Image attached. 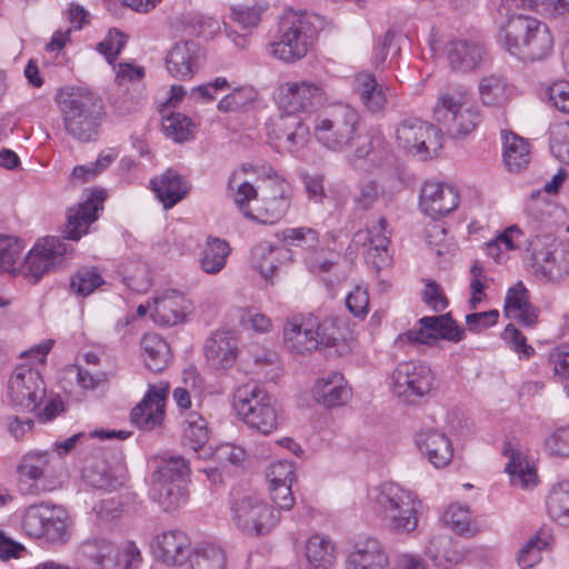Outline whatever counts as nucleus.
I'll return each mask as SVG.
<instances>
[{
    "mask_svg": "<svg viewBox=\"0 0 569 569\" xmlns=\"http://www.w3.org/2000/svg\"><path fill=\"white\" fill-rule=\"evenodd\" d=\"M228 190L244 217L262 224L277 223L290 207L289 183L277 174L260 179L251 164H241L231 172Z\"/></svg>",
    "mask_w": 569,
    "mask_h": 569,
    "instance_id": "1",
    "label": "nucleus"
},
{
    "mask_svg": "<svg viewBox=\"0 0 569 569\" xmlns=\"http://www.w3.org/2000/svg\"><path fill=\"white\" fill-rule=\"evenodd\" d=\"M280 110L287 114L280 116L273 124V138L279 144L295 152L306 146L310 131L299 113H311L328 100L326 88L321 82L299 80L281 83L274 93Z\"/></svg>",
    "mask_w": 569,
    "mask_h": 569,
    "instance_id": "2",
    "label": "nucleus"
},
{
    "mask_svg": "<svg viewBox=\"0 0 569 569\" xmlns=\"http://www.w3.org/2000/svg\"><path fill=\"white\" fill-rule=\"evenodd\" d=\"M54 100L68 134L80 141H90L98 136L104 106L97 93L68 86L57 91Z\"/></svg>",
    "mask_w": 569,
    "mask_h": 569,
    "instance_id": "3",
    "label": "nucleus"
},
{
    "mask_svg": "<svg viewBox=\"0 0 569 569\" xmlns=\"http://www.w3.org/2000/svg\"><path fill=\"white\" fill-rule=\"evenodd\" d=\"M369 499L390 531L410 535L418 528L422 501L412 490L397 482H382L371 489Z\"/></svg>",
    "mask_w": 569,
    "mask_h": 569,
    "instance_id": "4",
    "label": "nucleus"
},
{
    "mask_svg": "<svg viewBox=\"0 0 569 569\" xmlns=\"http://www.w3.org/2000/svg\"><path fill=\"white\" fill-rule=\"evenodd\" d=\"M283 343L295 355L310 353L323 347L333 348L342 356L351 349L333 319L318 321L313 317L288 321L283 328Z\"/></svg>",
    "mask_w": 569,
    "mask_h": 569,
    "instance_id": "5",
    "label": "nucleus"
},
{
    "mask_svg": "<svg viewBox=\"0 0 569 569\" xmlns=\"http://www.w3.org/2000/svg\"><path fill=\"white\" fill-rule=\"evenodd\" d=\"M318 17L307 12H288L280 22L279 36L266 47L268 56L292 64L309 52L317 32Z\"/></svg>",
    "mask_w": 569,
    "mask_h": 569,
    "instance_id": "6",
    "label": "nucleus"
},
{
    "mask_svg": "<svg viewBox=\"0 0 569 569\" xmlns=\"http://www.w3.org/2000/svg\"><path fill=\"white\" fill-rule=\"evenodd\" d=\"M233 409L250 429L268 436L282 421L276 399L260 385L246 382L233 392Z\"/></svg>",
    "mask_w": 569,
    "mask_h": 569,
    "instance_id": "7",
    "label": "nucleus"
},
{
    "mask_svg": "<svg viewBox=\"0 0 569 569\" xmlns=\"http://www.w3.org/2000/svg\"><path fill=\"white\" fill-rule=\"evenodd\" d=\"M432 117L457 139L472 133L482 121L478 108L468 103L467 89L461 84H450L440 92L432 109Z\"/></svg>",
    "mask_w": 569,
    "mask_h": 569,
    "instance_id": "8",
    "label": "nucleus"
},
{
    "mask_svg": "<svg viewBox=\"0 0 569 569\" xmlns=\"http://www.w3.org/2000/svg\"><path fill=\"white\" fill-rule=\"evenodd\" d=\"M359 126L360 117L353 108L337 104L316 118L313 133L325 148L340 152L361 140Z\"/></svg>",
    "mask_w": 569,
    "mask_h": 569,
    "instance_id": "9",
    "label": "nucleus"
},
{
    "mask_svg": "<svg viewBox=\"0 0 569 569\" xmlns=\"http://www.w3.org/2000/svg\"><path fill=\"white\" fill-rule=\"evenodd\" d=\"M189 467L182 457L162 460L151 476L152 497L168 512L184 506L189 499Z\"/></svg>",
    "mask_w": 569,
    "mask_h": 569,
    "instance_id": "10",
    "label": "nucleus"
},
{
    "mask_svg": "<svg viewBox=\"0 0 569 569\" xmlns=\"http://www.w3.org/2000/svg\"><path fill=\"white\" fill-rule=\"evenodd\" d=\"M21 527L31 538L43 539L52 545H66L71 538L72 521L61 506L41 502L26 508Z\"/></svg>",
    "mask_w": 569,
    "mask_h": 569,
    "instance_id": "11",
    "label": "nucleus"
},
{
    "mask_svg": "<svg viewBox=\"0 0 569 569\" xmlns=\"http://www.w3.org/2000/svg\"><path fill=\"white\" fill-rule=\"evenodd\" d=\"M392 393L405 401L431 396L436 390V378L425 362L403 361L390 375Z\"/></svg>",
    "mask_w": 569,
    "mask_h": 569,
    "instance_id": "12",
    "label": "nucleus"
},
{
    "mask_svg": "<svg viewBox=\"0 0 569 569\" xmlns=\"http://www.w3.org/2000/svg\"><path fill=\"white\" fill-rule=\"evenodd\" d=\"M531 272L543 281H558L569 274V244L532 240L529 243Z\"/></svg>",
    "mask_w": 569,
    "mask_h": 569,
    "instance_id": "13",
    "label": "nucleus"
},
{
    "mask_svg": "<svg viewBox=\"0 0 569 569\" xmlns=\"http://www.w3.org/2000/svg\"><path fill=\"white\" fill-rule=\"evenodd\" d=\"M232 520L246 535L263 536L279 522L280 516L274 508L254 496H246L231 506Z\"/></svg>",
    "mask_w": 569,
    "mask_h": 569,
    "instance_id": "14",
    "label": "nucleus"
},
{
    "mask_svg": "<svg viewBox=\"0 0 569 569\" xmlns=\"http://www.w3.org/2000/svg\"><path fill=\"white\" fill-rule=\"evenodd\" d=\"M396 139L406 152L426 160L442 148L441 131L433 124L410 118L396 129Z\"/></svg>",
    "mask_w": 569,
    "mask_h": 569,
    "instance_id": "15",
    "label": "nucleus"
},
{
    "mask_svg": "<svg viewBox=\"0 0 569 569\" xmlns=\"http://www.w3.org/2000/svg\"><path fill=\"white\" fill-rule=\"evenodd\" d=\"M72 252V248L63 239L46 237L38 241L28 252L22 264V272L34 282L44 273L60 266Z\"/></svg>",
    "mask_w": 569,
    "mask_h": 569,
    "instance_id": "16",
    "label": "nucleus"
},
{
    "mask_svg": "<svg viewBox=\"0 0 569 569\" xmlns=\"http://www.w3.org/2000/svg\"><path fill=\"white\" fill-rule=\"evenodd\" d=\"M8 397L13 406L34 411L46 397L39 371L26 365L17 367L8 382Z\"/></svg>",
    "mask_w": 569,
    "mask_h": 569,
    "instance_id": "17",
    "label": "nucleus"
},
{
    "mask_svg": "<svg viewBox=\"0 0 569 569\" xmlns=\"http://www.w3.org/2000/svg\"><path fill=\"white\" fill-rule=\"evenodd\" d=\"M390 234L388 221L383 217L373 220L365 230H359L353 236V242L366 247L365 259L375 270L380 271L392 262L389 252Z\"/></svg>",
    "mask_w": 569,
    "mask_h": 569,
    "instance_id": "18",
    "label": "nucleus"
},
{
    "mask_svg": "<svg viewBox=\"0 0 569 569\" xmlns=\"http://www.w3.org/2000/svg\"><path fill=\"white\" fill-rule=\"evenodd\" d=\"M150 550L154 559L167 567H181L191 557V539L180 529L158 532L150 541Z\"/></svg>",
    "mask_w": 569,
    "mask_h": 569,
    "instance_id": "19",
    "label": "nucleus"
},
{
    "mask_svg": "<svg viewBox=\"0 0 569 569\" xmlns=\"http://www.w3.org/2000/svg\"><path fill=\"white\" fill-rule=\"evenodd\" d=\"M419 329L409 330L398 337V342H417L430 345L441 338L451 342H459L465 338V331L449 316L423 317L419 320Z\"/></svg>",
    "mask_w": 569,
    "mask_h": 569,
    "instance_id": "20",
    "label": "nucleus"
},
{
    "mask_svg": "<svg viewBox=\"0 0 569 569\" xmlns=\"http://www.w3.org/2000/svg\"><path fill=\"white\" fill-rule=\"evenodd\" d=\"M193 311V302L177 289H164L152 299L151 318L162 326H176L183 322Z\"/></svg>",
    "mask_w": 569,
    "mask_h": 569,
    "instance_id": "21",
    "label": "nucleus"
},
{
    "mask_svg": "<svg viewBox=\"0 0 569 569\" xmlns=\"http://www.w3.org/2000/svg\"><path fill=\"white\" fill-rule=\"evenodd\" d=\"M168 386H152L143 399L131 410L132 425L144 431L160 427L164 417Z\"/></svg>",
    "mask_w": 569,
    "mask_h": 569,
    "instance_id": "22",
    "label": "nucleus"
},
{
    "mask_svg": "<svg viewBox=\"0 0 569 569\" xmlns=\"http://www.w3.org/2000/svg\"><path fill=\"white\" fill-rule=\"evenodd\" d=\"M106 192L101 189L91 190L89 197L72 207L67 213V223L63 230L66 237L77 241L87 233L89 226L98 219V211L102 209Z\"/></svg>",
    "mask_w": 569,
    "mask_h": 569,
    "instance_id": "23",
    "label": "nucleus"
},
{
    "mask_svg": "<svg viewBox=\"0 0 569 569\" xmlns=\"http://www.w3.org/2000/svg\"><path fill=\"white\" fill-rule=\"evenodd\" d=\"M459 204L456 187L438 181H427L420 191V206L433 219L451 213Z\"/></svg>",
    "mask_w": 569,
    "mask_h": 569,
    "instance_id": "24",
    "label": "nucleus"
},
{
    "mask_svg": "<svg viewBox=\"0 0 569 569\" xmlns=\"http://www.w3.org/2000/svg\"><path fill=\"white\" fill-rule=\"evenodd\" d=\"M415 443L422 457L437 469L446 468L452 461V442L445 432L438 429L419 430L415 435Z\"/></svg>",
    "mask_w": 569,
    "mask_h": 569,
    "instance_id": "25",
    "label": "nucleus"
},
{
    "mask_svg": "<svg viewBox=\"0 0 569 569\" xmlns=\"http://www.w3.org/2000/svg\"><path fill=\"white\" fill-rule=\"evenodd\" d=\"M312 396L317 403L332 409L347 405L352 397V390L341 372L329 371L315 381Z\"/></svg>",
    "mask_w": 569,
    "mask_h": 569,
    "instance_id": "26",
    "label": "nucleus"
},
{
    "mask_svg": "<svg viewBox=\"0 0 569 569\" xmlns=\"http://www.w3.org/2000/svg\"><path fill=\"white\" fill-rule=\"evenodd\" d=\"M239 355L237 336L230 330H217L206 341L204 356L216 370H229Z\"/></svg>",
    "mask_w": 569,
    "mask_h": 569,
    "instance_id": "27",
    "label": "nucleus"
},
{
    "mask_svg": "<svg viewBox=\"0 0 569 569\" xmlns=\"http://www.w3.org/2000/svg\"><path fill=\"white\" fill-rule=\"evenodd\" d=\"M389 556L383 543L365 538L355 543L346 559V569H388Z\"/></svg>",
    "mask_w": 569,
    "mask_h": 569,
    "instance_id": "28",
    "label": "nucleus"
},
{
    "mask_svg": "<svg viewBox=\"0 0 569 569\" xmlns=\"http://www.w3.org/2000/svg\"><path fill=\"white\" fill-rule=\"evenodd\" d=\"M201 59L202 51L198 43L194 41L178 42L167 54V70L177 79L188 80L199 69Z\"/></svg>",
    "mask_w": 569,
    "mask_h": 569,
    "instance_id": "29",
    "label": "nucleus"
},
{
    "mask_svg": "<svg viewBox=\"0 0 569 569\" xmlns=\"http://www.w3.org/2000/svg\"><path fill=\"white\" fill-rule=\"evenodd\" d=\"M538 21L537 18L525 14L508 18L499 32V40L511 56L518 57Z\"/></svg>",
    "mask_w": 569,
    "mask_h": 569,
    "instance_id": "30",
    "label": "nucleus"
},
{
    "mask_svg": "<svg viewBox=\"0 0 569 569\" xmlns=\"http://www.w3.org/2000/svg\"><path fill=\"white\" fill-rule=\"evenodd\" d=\"M505 313L525 327H533L537 323L538 310L529 302V292L522 282L516 283L508 290Z\"/></svg>",
    "mask_w": 569,
    "mask_h": 569,
    "instance_id": "31",
    "label": "nucleus"
},
{
    "mask_svg": "<svg viewBox=\"0 0 569 569\" xmlns=\"http://www.w3.org/2000/svg\"><path fill=\"white\" fill-rule=\"evenodd\" d=\"M81 553L91 562L93 569H113L119 563L117 546L104 538H92L83 541Z\"/></svg>",
    "mask_w": 569,
    "mask_h": 569,
    "instance_id": "32",
    "label": "nucleus"
},
{
    "mask_svg": "<svg viewBox=\"0 0 569 569\" xmlns=\"http://www.w3.org/2000/svg\"><path fill=\"white\" fill-rule=\"evenodd\" d=\"M152 189L157 198L166 209L172 208L188 193L186 180L174 170H167L161 177L151 180Z\"/></svg>",
    "mask_w": 569,
    "mask_h": 569,
    "instance_id": "33",
    "label": "nucleus"
},
{
    "mask_svg": "<svg viewBox=\"0 0 569 569\" xmlns=\"http://www.w3.org/2000/svg\"><path fill=\"white\" fill-rule=\"evenodd\" d=\"M528 218L540 226L556 224L565 216L563 208L548 198L541 190L533 191L525 207Z\"/></svg>",
    "mask_w": 569,
    "mask_h": 569,
    "instance_id": "34",
    "label": "nucleus"
},
{
    "mask_svg": "<svg viewBox=\"0 0 569 569\" xmlns=\"http://www.w3.org/2000/svg\"><path fill=\"white\" fill-rule=\"evenodd\" d=\"M305 556L310 569H330L337 559L336 546L328 537L316 533L307 540Z\"/></svg>",
    "mask_w": 569,
    "mask_h": 569,
    "instance_id": "35",
    "label": "nucleus"
},
{
    "mask_svg": "<svg viewBox=\"0 0 569 569\" xmlns=\"http://www.w3.org/2000/svg\"><path fill=\"white\" fill-rule=\"evenodd\" d=\"M535 26L536 28L529 36L530 38L523 44L517 57L520 60L539 61L547 58L552 52L553 38L548 26L540 20Z\"/></svg>",
    "mask_w": 569,
    "mask_h": 569,
    "instance_id": "36",
    "label": "nucleus"
},
{
    "mask_svg": "<svg viewBox=\"0 0 569 569\" xmlns=\"http://www.w3.org/2000/svg\"><path fill=\"white\" fill-rule=\"evenodd\" d=\"M427 555L443 569H450L465 559L462 549L447 536L432 537L427 545Z\"/></svg>",
    "mask_w": 569,
    "mask_h": 569,
    "instance_id": "37",
    "label": "nucleus"
},
{
    "mask_svg": "<svg viewBox=\"0 0 569 569\" xmlns=\"http://www.w3.org/2000/svg\"><path fill=\"white\" fill-rule=\"evenodd\" d=\"M482 47L469 40L451 41L447 49L450 66L459 71H468L476 68L481 60Z\"/></svg>",
    "mask_w": 569,
    "mask_h": 569,
    "instance_id": "38",
    "label": "nucleus"
},
{
    "mask_svg": "<svg viewBox=\"0 0 569 569\" xmlns=\"http://www.w3.org/2000/svg\"><path fill=\"white\" fill-rule=\"evenodd\" d=\"M503 159L509 171H519L526 168L531 159L529 142L522 137L502 131Z\"/></svg>",
    "mask_w": 569,
    "mask_h": 569,
    "instance_id": "39",
    "label": "nucleus"
},
{
    "mask_svg": "<svg viewBox=\"0 0 569 569\" xmlns=\"http://www.w3.org/2000/svg\"><path fill=\"white\" fill-rule=\"evenodd\" d=\"M286 257V249L271 246L268 242H262L254 246L251 250V266L266 280H269L274 274L281 260Z\"/></svg>",
    "mask_w": 569,
    "mask_h": 569,
    "instance_id": "40",
    "label": "nucleus"
},
{
    "mask_svg": "<svg viewBox=\"0 0 569 569\" xmlns=\"http://www.w3.org/2000/svg\"><path fill=\"white\" fill-rule=\"evenodd\" d=\"M356 90L362 104L372 112L380 111L387 103V91L369 72H360L356 76Z\"/></svg>",
    "mask_w": 569,
    "mask_h": 569,
    "instance_id": "41",
    "label": "nucleus"
},
{
    "mask_svg": "<svg viewBox=\"0 0 569 569\" xmlns=\"http://www.w3.org/2000/svg\"><path fill=\"white\" fill-rule=\"evenodd\" d=\"M182 438L187 447L194 452H199V457H208L210 448H206V445L209 440V429L202 416L197 412H190L187 416Z\"/></svg>",
    "mask_w": 569,
    "mask_h": 569,
    "instance_id": "42",
    "label": "nucleus"
},
{
    "mask_svg": "<svg viewBox=\"0 0 569 569\" xmlns=\"http://www.w3.org/2000/svg\"><path fill=\"white\" fill-rule=\"evenodd\" d=\"M146 366L153 372L164 369L170 360V348L158 333H146L140 342Z\"/></svg>",
    "mask_w": 569,
    "mask_h": 569,
    "instance_id": "43",
    "label": "nucleus"
},
{
    "mask_svg": "<svg viewBox=\"0 0 569 569\" xmlns=\"http://www.w3.org/2000/svg\"><path fill=\"white\" fill-rule=\"evenodd\" d=\"M230 251V246L226 240L208 238L200 258L201 270L208 274L219 273L224 268Z\"/></svg>",
    "mask_w": 569,
    "mask_h": 569,
    "instance_id": "44",
    "label": "nucleus"
},
{
    "mask_svg": "<svg viewBox=\"0 0 569 569\" xmlns=\"http://www.w3.org/2000/svg\"><path fill=\"white\" fill-rule=\"evenodd\" d=\"M511 93L512 88L499 77H485L479 82V96L485 106L501 108L509 102Z\"/></svg>",
    "mask_w": 569,
    "mask_h": 569,
    "instance_id": "45",
    "label": "nucleus"
},
{
    "mask_svg": "<svg viewBox=\"0 0 569 569\" xmlns=\"http://www.w3.org/2000/svg\"><path fill=\"white\" fill-rule=\"evenodd\" d=\"M505 453L509 457L506 471L510 476L511 483L521 488H529L535 485L537 480L536 470L523 459L522 453L512 448H506Z\"/></svg>",
    "mask_w": 569,
    "mask_h": 569,
    "instance_id": "46",
    "label": "nucleus"
},
{
    "mask_svg": "<svg viewBox=\"0 0 569 569\" xmlns=\"http://www.w3.org/2000/svg\"><path fill=\"white\" fill-rule=\"evenodd\" d=\"M269 9L268 0H246L231 9V19L244 30L257 28Z\"/></svg>",
    "mask_w": 569,
    "mask_h": 569,
    "instance_id": "47",
    "label": "nucleus"
},
{
    "mask_svg": "<svg viewBox=\"0 0 569 569\" xmlns=\"http://www.w3.org/2000/svg\"><path fill=\"white\" fill-rule=\"evenodd\" d=\"M82 476L90 487L99 490L112 491L123 485L122 476L114 475L103 461L87 466Z\"/></svg>",
    "mask_w": 569,
    "mask_h": 569,
    "instance_id": "48",
    "label": "nucleus"
},
{
    "mask_svg": "<svg viewBox=\"0 0 569 569\" xmlns=\"http://www.w3.org/2000/svg\"><path fill=\"white\" fill-rule=\"evenodd\" d=\"M547 510L559 525L569 527V481L555 485L547 498Z\"/></svg>",
    "mask_w": 569,
    "mask_h": 569,
    "instance_id": "49",
    "label": "nucleus"
},
{
    "mask_svg": "<svg viewBox=\"0 0 569 569\" xmlns=\"http://www.w3.org/2000/svg\"><path fill=\"white\" fill-rule=\"evenodd\" d=\"M50 462V456L46 451H30L22 456L17 472L19 478L37 481L41 479Z\"/></svg>",
    "mask_w": 569,
    "mask_h": 569,
    "instance_id": "50",
    "label": "nucleus"
},
{
    "mask_svg": "<svg viewBox=\"0 0 569 569\" xmlns=\"http://www.w3.org/2000/svg\"><path fill=\"white\" fill-rule=\"evenodd\" d=\"M191 569H226L223 550L213 545H202L191 552L189 558Z\"/></svg>",
    "mask_w": 569,
    "mask_h": 569,
    "instance_id": "51",
    "label": "nucleus"
},
{
    "mask_svg": "<svg viewBox=\"0 0 569 569\" xmlns=\"http://www.w3.org/2000/svg\"><path fill=\"white\" fill-rule=\"evenodd\" d=\"M21 242L11 236H0V272L17 274L20 269L17 263L22 253Z\"/></svg>",
    "mask_w": 569,
    "mask_h": 569,
    "instance_id": "52",
    "label": "nucleus"
},
{
    "mask_svg": "<svg viewBox=\"0 0 569 569\" xmlns=\"http://www.w3.org/2000/svg\"><path fill=\"white\" fill-rule=\"evenodd\" d=\"M193 123L190 118L182 113H171L163 117L162 129L164 134L176 142L189 140L192 133Z\"/></svg>",
    "mask_w": 569,
    "mask_h": 569,
    "instance_id": "53",
    "label": "nucleus"
},
{
    "mask_svg": "<svg viewBox=\"0 0 569 569\" xmlns=\"http://www.w3.org/2000/svg\"><path fill=\"white\" fill-rule=\"evenodd\" d=\"M121 274L123 282L133 291H147L151 284L148 267L143 262L136 261L124 264Z\"/></svg>",
    "mask_w": 569,
    "mask_h": 569,
    "instance_id": "54",
    "label": "nucleus"
},
{
    "mask_svg": "<svg viewBox=\"0 0 569 569\" xmlns=\"http://www.w3.org/2000/svg\"><path fill=\"white\" fill-rule=\"evenodd\" d=\"M546 539L538 535L530 537L517 553V563L521 569H531L541 561V551L547 548Z\"/></svg>",
    "mask_w": 569,
    "mask_h": 569,
    "instance_id": "55",
    "label": "nucleus"
},
{
    "mask_svg": "<svg viewBox=\"0 0 569 569\" xmlns=\"http://www.w3.org/2000/svg\"><path fill=\"white\" fill-rule=\"evenodd\" d=\"M282 241L287 246L300 247L310 252L317 249L319 234L309 227L287 228L282 231Z\"/></svg>",
    "mask_w": 569,
    "mask_h": 569,
    "instance_id": "56",
    "label": "nucleus"
},
{
    "mask_svg": "<svg viewBox=\"0 0 569 569\" xmlns=\"http://www.w3.org/2000/svg\"><path fill=\"white\" fill-rule=\"evenodd\" d=\"M102 283L103 280L97 269L83 268L72 276L70 287L78 296L87 297Z\"/></svg>",
    "mask_w": 569,
    "mask_h": 569,
    "instance_id": "57",
    "label": "nucleus"
},
{
    "mask_svg": "<svg viewBox=\"0 0 569 569\" xmlns=\"http://www.w3.org/2000/svg\"><path fill=\"white\" fill-rule=\"evenodd\" d=\"M545 452L555 458H569V426L551 431L543 441Z\"/></svg>",
    "mask_w": 569,
    "mask_h": 569,
    "instance_id": "58",
    "label": "nucleus"
},
{
    "mask_svg": "<svg viewBox=\"0 0 569 569\" xmlns=\"http://www.w3.org/2000/svg\"><path fill=\"white\" fill-rule=\"evenodd\" d=\"M256 91L251 87H240L226 94L218 103L222 112L237 111L256 100Z\"/></svg>",
    "mask_w": 569,
    "mask_h": 569,
    "instance_id": "59",
    "label": "nucleus"
},
{
    "mask_svg": "<svg viewBox=\"0 0 569 569\" xmlns=\"http://www.w3.org/2000/svg\"><path fill=\"white\" fill-rule=\"evenodd\" d=\"M547 363L556 380H569V346L552 348L548 353Z\"/></svg>",
    "mask_w": 569,
    "mask_h": 569,
    "instance_id": "60",
    "label": "nucleus"
},
{
    "mask_svg": "<svg viewBox=\"0 0 569 569\" xmlns=\"http://www.w3.org/2000/svg\"><path fill=\"white\" fill-rule=\"evenodd\" d=\"M443 519L458 533L467 532L471 527V512L466 505H450L445 512Z\"/></svg>",
    "mask_w": 569,
    "mask_h": 569,
    "instance_id": "61",
    "label": "nucleus"
},
{
    "mask_svg": "<svg viewBox=\"0 0 569 569\" xmlns=\"http://www.w3.org/2000/svg\"><path fill=\"white\" fill-rule=\"evenodd\" d=\"M548 103L556 110L569 114V81L557 80L545 92Z\"/></svg>",
    "mask_w": 569,
    "mask_h": 569,
    "instance_id": "62",
    "label": "nucleus"
},
{
    "mask_svg": "<svg viewBox=\"0 0 569 569\" xmlns=\"http://www.w3.org/2000/svg\"><path fill=\"white\" fill-rule=\"evenodd\" d=\"M208 456L221 466H241L246 460V451L242 447L233 443H222L214 450L209 449Z\"/></svg>",
    "mask_w": 569,
    "mask_h": 569,
    "instance_id": "63",
    "label": "nucleus"
},
{
    "mask_svg": "<svg viewBox=\"0 0 569 569\" xmlns=\"http://www.w3.org/2000/svg\"><path fill=\"white\" fill-rule=\"evenodd\" d=\"M550 150L559 161L569 163V122L557 126L552 131Z\"/></svg>",
    "mask_w": 569,
    "mask_h": 569,
    "instance_id": "64",
    "label": "nucleus"
}]
</instances>
